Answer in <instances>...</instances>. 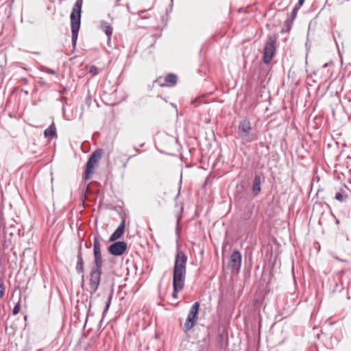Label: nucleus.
<instances>
[{
	"instance_id": "nucleus-1",
	"label": "nucleus",
	"mask_w": 351,
	"mask_h": 351,
	"mask_svg": "<svg viewBox=\"0 0 351 351\" xmlns=\"http://www.w3.org/2000/svg\"><path fill=\"white\" fill-rule=\"evenodd\" d=\"M82 0H77L71 14V27L72 32V43L75 45L77 39V34L80 27V19L82 12Z\"/></svg>"
},
{
	"instance_id": "nucleus-2",
	"label": "nucleus",
	"mask_w": 351,
	"mask_h": 351,
	"mask_svg": "<svg viewBox=\"0 0 351 351\" xmlns=\"http://www.w3.org/2000/svg\"><path fill=\"white\" fill-rule=\"evenodd\" d=\"M187 256L183 252H178L176 256L175 265L173 268V278H175L176 285L182 280H185L186 276V265Z\"/></svg>"
},
{
	"instance_id": "nucleus-3",
	"label": "nucleus",
	"mask_w": 351,
	"mask_h": 351,
	"mask_svg": "<svg viewBox=\"0 0 351 351\" xmlns=\"http://www.w3.org/2000/svg\"><path fill=\"white\" fill-rule=\"evenodd\" d=\"M238 135L243 143L252 142L257 138L256 134L252 130L251 123L247 119L240 121L238 126Z\"/></svg>"
},
{
	"instance_id": "nucleus-4",
	"label": "nucleus",
	"mask_w": 351,
	"mask_h": 351,
	"mask_svg": "<svg viewBox=\"0 0 351 351\" xmlns=\"http://www.w3.org/2000/svg\"><path fill=\"white\" fill-rule=\"evenodd\" d=\"M101 276V267H95L91 270L89 280V292L90 294L95 293L100 284Z\"/></svg>"
},
{
	"instance_id": "nucleus-5",
	"label": "nucleus",
	"mask_w": 351,
	"mask_h": 351,
	"mask_svg": "<svg viewBox=\"0 0 351 351\" xmlns=\"http://www.w3.org/2000/svg\"><path fill=\"white\" fill-rule=\"evenodd\" d=\"M199 308V303L198 302H195L191 308L184 325V330L185 332L189 331L195 325Z\"/></svg>"
},
{
	"instance_id": "nucleus-6",
	"label": "nucleus",
	"mask_w": 351,
	"mask_h": 351,
	"mask_svg": "<svg viewBox=\"0 0 351 351\" xmlns=\"http://www.w3.org/2000/svg\"><path fill=\"white\" fill-rule=\"evenodd\" d=\"M275 43V39L269 37L265 44L263 59L265 64L269 63L274 56L276 50Z\"/></svg>"
},
{
	"instance_id": "nucleus-7",
	"label": "nucleus",
	"mask_w": 351,
	"mask_h": 351,
	"mask_svg": "<svg viewBox=\"0 0 351 351\" xmlns=\"http://www.w3.org/2000/svg\"><path fill=\"white\" fill-rule=\"evenodd\" d=\"M94 263L96 267H102L103 261L101 253V244L97 238H95L93 243Z\"/></svg>"
},
{
	"instance_id": "nucleus-8",
	"label": "nucleus",
	"mask_w": 351,
	"mask_h": 351,
	"mask_svg": "<svg viewBox=\"0 0 351 351\" xmlns=\"http://www.w3.org/2000/svg\"><path fill=\"white\" fill-rule=\"evenodd\" d=\"M127 244L124 241H118L112 243L108 247L110 253L114 256H121L125 253Z\"/></svg>"
},
{
	"instance_id": "nucleus-9",
	"label": "nucleus",
	"mask_w": 351,
	"mask_h": 351,
	"mask_svg": "<svg viewBox=\"0 0 351 351\" xmlns=\"http://www.w3.org/2000/svg\"><path fill=\"white\" fill-rule=\"evenodd\" d=\"M241 265V254L239 251H234L230 256L229 266L234 271H239Z\"/></svg>"
},
{
	"instance_id": "nucleus-10",
	"label": "nucleus",
	"mask_w": 351,
	"mask_h": 351,
	"mask_svg": "<svg viewBox=\"0 0 351 351\" xmlns=\"http://www.w3.org/2000/svg\"><path fill=\"white\" fill-rule=\"evenodd\" d=\"M125 230V219H123L121 223L119 224L117 230L111 234L110 237V241H114L119 238L123 234Z\"/></svg>"
},
{
	"instance_id": "nucleus-11",
	"label": "nucleus",
	"mask_w": 351,
	"mask_h": 351,
	"mask_svg": "<svg viewBox=\"0 0 351 351\" xmlns=\"http://www.w3.org/2000/svg\"><path fill=\"white\" fill-rule=\"evenodd\" d=\"M97 163V162H94L93 160H91L90 158H89L86 163V167L84 174L85 180L90 179V178L91 177L94 172L95 166L96 165Z\"/></svg>"
},
{
	"instance_id": "nucleus-12",
	"label": "nucleus",
	"mask_w": 351,
	"mask_h": 351,
	"mask_svg": "<svg viewBox=\"0 0 351 351\" xmlns=\"http://www.w3.org/2000/svg\"><path fill=\"white\" fill-rule=\"evenodd\" d=\"M97 163V162H94L93 160H91L90 158H89L86 163V167L84 174L85 180L90 179V178L91 177L94 172L95 166L96 165Z\"/></svg>"
},
{
	"instance_id": "nucleus-13",
	"label": "nucleus",
	"mask_w": 351,
	"mask_h": 351,
	"mask_svg": "<svg viewBox=\"0 0 351 351\" xmlns=\"http://www.w3.org/2000/svg\"><path fill=\"white\" fill-rule=\"evenodd\" d=\"M261 177L259 176H256L253 180L252 184V193L254 195H257L261 192Z\"/></svg>"
},
{
	"instance_id": "nucleus-14",
	"label": "nucleus",
	"mask_w": 351,
	"mask_h": 351,
	"mask_svg": "<svg viewBox=\"0 0 351 351\" xmlns=\"http://www.w3.org/2000/svg\"><path fill=\"white\" fill-rule=\"evenodd\" d=\"M44 135L46 138L49 139L53 138L56 135V128L54 123L44 131Z\"/></svg>"
},
{
	"instance_id": "nucleus-15",
	"label": "nucleus",
	"mask_w": 351,
	"mask_h": 351,
	"mask_svg": "<svg viewBox=\"0 0 351 351\" xmlns=\"http://www.w3.org/2000/svg\"><path fill=\"white\" fill-rule=\"evenodd\" d=\"M77 265H76V271L79 274L83 273L84 272V261H83L82 254L80 250L77 254Z\"/></svg>"
},
{
	"instance_id": "nucleus-16",
	"label": "nucleus",
	"mask_w": 351,
	"mask_h": 351,
	"mask_svg": "<svg viewBox=\"0 0 351 351\" xmlns=\"http://www.w3.org/2000/svg\"><path fill=\"white\" fill-rule=\"evenodd\" d=\"M184 280H182L181 282H179V285L177 283L176 285L175 283V278H173V292L172 293V296L174 298H178V295H177V293L178 291L182 290L184 286Z\"/></svg>"
},
{
	"instance_id": "nucleus-17",
	"label": "nucleus",
	"mask_w": 351,
	"mask_h": 351,
	"mask_svg": "<svg viewBox=\"0 0 351 351\" xmlns=\"http://www.w3.org/2000/svg\"><path fill=\"white\" fill-rule=\"evenodd\" d=\"M101 28L104 32H105L108 38L111 36L112 34V27L108 23L102 21L101 23Z\"/></svg>"
},
{
	"instance_id": "nucleus-18",
	"label": "nucleus",
	"mask_w": 351,
	"mask_h": 351,
	"mask_svg": "<svg viewBox=\"0 0 351 351\" xmlns=\"http://www.w3.org/2000/svg\"><path fill=\"white\" fill-rule=\"evenodd\" d=\"M178 80V77L175 74L169 73L165 77V81L169 83L171 85L174 86Z\"/></svg>"
},
{
	"instance_id": "nucleus-19",
	"label": "nucleus",
	"mask_w": 351,
	"mask_h": 351,
	"mask_svg": "<svg viewBox=\"0 0 351 351\" xmlns=\"http://www.w3.org/2000/svg\"><path fill=\"white\" fill-rule=\"evenodd\" d=\"M101 156H102V150L97 149L90 155V158L94 162H98L99 160L101 158Z\"/></svg>"
},
{
	"instance_id": "nucleus-20",
	"label": "nucleus",
	"mask_w": 351,
	"mask_h": 351,
	"mask_svg": "<svg viewBox=\"0 0 351 351\" xmlns=\"http://www.w3.org/2000/svg\"><path fill=\"white\" fill-rule=\"evenodd\" d=\"M112 298V292L110 293L108 297V300H107V302L106 304V307L103 312V316H105V314L107 313V311L110 306Z\"/></svg>"
},
{
	"instance_id": "nucleus-21",
	"label": "nucleus",
	"mask_w": 351,
	"mask_h": 351,
	"mask_svg": "<svg viewBox=\"0 0 351 351\" xmlns=\"http://www.w3.org/2000/svg\"><path fill=\"white\" fill-rule=\"evenodd\" d=\"M5 287L4 285V280L2 278H0V298H2L5 295Z\"/></svg>"
},
{
	"instance_id": "nucleus-22",
	"label": "nucleus",
	"mask_w": 351,
	"mask_h": 351,
	"mask_svg": "<svg viewBox=\"0 0 351 351\" xmlns=\"http://www.w3.org/2000/svg\"><path fill=\"white\" fill-rule=\"evenodd\" d=\"M302 5H299V2L298 3V4L294 7V8L292 10V13H291V20L293 21L295 19V18L297 16V13H298V10L300 9V8L301 7Z\"/></svg>"
},
{
	"instance_id": "nucleus-23",
	"label": "nucleus",
	"mask_w": 351,
	"mask_h": 351,
	"mask_svg": "<svg viewBox=\"0 0 351 351\" xmlns=\"http://www.w3.org/2000/svg\"><path fill=\"white\" fill-rule=\"evenodd\" d=\"M20 311V305L19 304H17L13 308L12 310V313L14 315H16L19 313Z\"/></svg>"
},
{
	"instance_id": "nucleus-24",
	"label": "nucleus",
	"mask_w": 351,
	"mask_h": 351,
	"mask_svg": "<svg viewBox=\"0 0 351 351\" xmlns=\"http://www.w3.org/2000/svg\"><path fill=\"white\" fill-rule=\"evenodd\" d=\"M335 199L341 202L343 200V196L340 192H339V193H336Z\"/></svg>"
},
{
	"instance_id": "nucleus-25",
	"label": "nucleus",
	"mask_w": 351,
	"mask_h": 351,
	"mask_svg": "<svg viewBox=\"0 0 351 351\" xmlns=\"http://www.w3.org/2000/svg\"><path fill=\"white\" fill-rule=\"evenodd\" d=\"M90 72L93 75H97L98 73L97 68L95 66H92L90 69Z\"/></svg>"
},
{
	"instance_id": "nucleus-26",
	"label": "nucleus",
	"mask_w": 351,
	"mask_h": 351,
	"mask_svg": "<svg viewBox=\"0 0 351 351\" xmlns=\"http://www.w3.org/2000/svg\"><path fill=\"white\" fill-rule=\"evenodd\" d=\"M45 71L47 73L52 74V75H55L56 73V72L54 70L49 69V68L46 69Z\"/></svg>"
},
{
	"instance_id": "nucleus-27",
	"label": "nucleus",
	"mask_w": 351,
	"mask_h": 351,
	"mask_svg": "<svg viewBox=\"0 0 351 351\" xmlns=\"http://www.w3.org/2000/svg\"><path fill=\"white\" fill-rule=\"evenodd\" d=\"M305 0H299V5H302Z\"/></svg>"
},
{
	"instance_id": "nucleus-28",
	"label": "nucleus",
	"mask_w": 351,
	"mask_h": 351,
	"mask_svg": "<svg viewBox=\"0 0 351 351\" xmlns=\"http://www.w3.org/2000/svg\"><path fill=\"white\" fill-rule=\"evenodd\" d=\"M327 66H328V63H326V64L324 65V67H326Z\"/></svg>"
}]
</instances>
